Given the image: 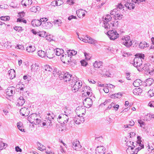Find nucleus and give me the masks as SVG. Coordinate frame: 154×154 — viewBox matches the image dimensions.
I'll return each instance as SVG.
<instances>
[{"instance_id": "obj_1", "label": "nucleus", "mask_w": 154, "mask_h": 154, "mask_svg": "<svg viewBox=\"0 0 154 154\" xmlns=\"http://www.w3.org/2000/svg\"><path fill=\"white\" fill-rule=\"evenodd\" d=\"M70 84L71 85L74 84L72 88V90L74 93L78 91L82 85V82L79 80L76 77L72 78V80L70 81Z\"/></svg>"}, {"instance_id": "obj_2", "label": "nucleus", "mask_w": 154, "mask_h": 154, "mask_svg": "<svg viewBox=\"0 0 154 154\" xmlns=\"http://www.w3.org/2000/svg\"><path fill=\"white\" fill-rule=\"evenodd\" d=\"M135 56L137 57L134 58V63H133V65L135 67H136L138 70V68L140 66L142 63V59L144 60L145 55L144 54H136Z\"/></svg>"}, {"instance_id": "obj_3", "label": "nucleus", "mask_w": 154, "mask_h": 154, "mask_svg": "<svg viewBox=\"0 0 154 154\" xmlns=\"http://www.w3.org/2000/svg\"><path fill=\"white\" fill-rule=\"evenodd\" d=\"M28 120L32 124H39L41 122L39 115L35 113H32L28 117Z\"/></svg>"}, {"instance_id": "obj_4", "label": "nucleus", "mask_w": 154, "mask_h": 154, "mask_svg": "<svg viewBox=\"0 0 154 154\" xmlns=\"http://www.w3.org/2000/svg\"><path fill=\"white\" fill-rule=\"evenodd\" d=\"M64 114H62L60 115L57 118L59 122H61V124H65L67 123L69 119V116L70 115V113L69 111L66 110L64 111Z\"/></svg>"}, {"instance_id": "obj_5", "label": "nucleus", "mask_w": 154, "mask_h": 154, "mask_svg": "<svg viewBox=\"0 0 154 154\" xmlns=\"http://www.w3.org/2000/svg\"><path fill=\"white\" fill-rule=\"evenodd\" d=\"M112 17L109 14H107L105 17L103 23V26L106 30H108L110 29V26L109 22L112 20Z\"/></svg>"}, {"instance_id": "obj_6", "label": "nucleus", "mask_w": 154, "mask_h": 154, "mask_svg": "<svg viewBox=\"0 0 154 154\" xmlns=\"http://www.w3.org/2000/svg\"><path fill=\"white\" fill-rule=\"evenodd\" d=\"M108 37L111 40H114L118 37L119 35L115 30H109L107 32Z\"/></svg>"}, {"instance_id": "obj_7", "label": "nucleus", "mask_w": 154, "mask_h": 154, "mask_svg": "<svg viewBox=\"0 0 154 154\" xmlns=\"http://www.w3.org/2000/svg\"><path fill=\"white\" fill-rule=\"evenodd\" d=\"M63 73H61L60 75V78L61 79H63L65 82H69L70 83V81L72 80V79H71L72 75L69 74L68 72L64 73L63 72Z\"/></svg>"}, {"instance_id": "obj_8", "label": "nucleus", "mask_w": 154, "mask_h": 154, "mask_svg": "<svg viewBox=\"0 0 154 154\" xmlns=\"http://www.w3.org/2000/svg\"><path fill=\"white\" fill-rule=\"evenodd\" d=\"M130 39V37L128 36L125 37L124 38H122L123 42H122V43L127 47H129L132 45L131 41H130L129 42Z\"/></svg>"}, {"instance_id": "obj_9", "label": "nucleus", "mask_w": 154, "mask_h": 154, "mask_svg": "<svg viewBox=\"0 0 154 154\" xmlns=\"http://www.w3.org/2000/svg\"><path fill=\"white\" fill-rule=\"evenodd\" d=\"M81 115L80 114H79L77 116L74 118V121L77 124H79L81 123H83L84 122L85 120L84 117H82V116H81Z\"/></svg>"}, {"instance_id": "obj_10", "label": "nucleus", "mask_w": 154, "mask_h": 154, "mask_svg": "<svg viewBox=\"0 0 154 154\" xmlns=\"http://www.w3.org/2000/svg\"><path fill=\"white\" fill-rule=\"evenodd\" d=\"M71 57L67 54H63L61 57V59L62 62L64 63H68L71 61Z\"/></svg>"}, {"instance_id": "obj_11", "label": "nucleus", "mask_w": 154, "mask_h": 154, "mask_svg": "<svg viewBox=\"0 0 154 154\" xmlns=\"http://www.w3.org/2000/svg\"><path fill=\"white\" fill-rule=\"evenodd\" d=\"M79 143V141L77 140H74L72 142L73 148L76 150H80L82 146Z\"/></svg>"}, {"instance_id": "obj_12", "label": "nucleus", "mask_w": 154, "mask_h": 154, "mask_svg": "<svg viewBox=\"0 0 154 154\" xmlns=\"http://www.w3.org/2000/svg\"><path fill=\"white\" fill-rule=\"evenodd\" d=\"M106 152L105 148L102 146H97L95 150L96 154H104Z\"/></svg>"}, {"instance_id": "obj_13", "label": "nucleus", "mask_w": 154, "mask_h": 154, "mask_svg": "<svg viewBox=\"0 0 154 154\" xmlns=\"http://www.w3.org/2000/svg\"><path fill=\"white\" fill-rule=\"evenodd\" d=\"M150 64L149 63H147L144 65V66L142 67V69L146 72V74L147 73L152 75L153 71L152 70H150Z\"/></svg>"}, {"instance_id": "obj_14", "label": "nucleus", "mask_w": 154, "mask_h": 154, "mask_svg": "<svg viewBox=\"0 0 154 154\" xmlns=\"http://www.w3.org/2000/svg\"><path fill=\"white\" fill-rule=\"evenodd\" d=\"M54 51L53 49L47 50L46 52V56L49 59L52 58L55 56L54 55Z\"/></svg>"}, {"instance_id": "obj_15", "label": "nucleus", "mask_w": 154, "mask_h": 154, "mask_svg": "<svg viewBox=\"0 0 154 154\" xmlns=\"http://www.w3.org/2000/svg\"><path fill=\"white\" fill-rule=\"evenodd\" d=\"M83 103L86 105V107L89 108L91 107L92 105V101L90 98H86L83 101Z\"/></svg>"}, {"instance_id": "obj_16", "label": "nucleus", "mask_w": 154, "mask_h": 154, "mask_svg": "<svg viewBox=\"0 0 154 154\" xmlns=\"http://www.w3.org/2000/svg\"><path fill=\"white\" fill-rule=\"evenodd\" d=\"M20 114L23 116H27L29 114V109L27 108H23L20 109Z\"/></svg>"}, {"instance_id": "obj_17", "label": "nucleus", "mask_w": 154, "mask_h": 154, "mask_svg": "<svg viewBox=\"0 0 154 154\" xmlns=\"http://www.w3.org/2000/svg\"><path fill=\"white\" fill-rule=\"evenodd\" d=\"M132 146H133L129 145L128 148L126 150L127 153L128 154H136L135 151L133 150L134 149V147H135V146L134 145V143L133 142H132Z\"/></svg>"}, {"instance_id": "obj_18", "label": "nucleus", "mask_w": 154, "mask_h": 154, "mask_svg": "<svg viewBox=\"0 0 154 154\" xmlns=\"http://www.w3.org/2000/svg\"><path fill=\"white\" fill-rule=\"evenodd\" d=\"M85 12L87 13V12L85 10L82 9H79L76 11V13L78 17L79 18L85 16Z\"/></svg>"}, {"instance_id": "obj_19", "label": "nucleus", "mask_w": 154, "mask_h": 154, "mask_svg": "<svg viewBox=\"0 0 154 154\" xmlns=\"http://www.w3.org/2000/svg\"><path fill=\"white\" fill-rule=\"evenodd\" d=\"M32 3V0H23L21 2V4L23 6L29 7Z\"/></svg>"}, {"instance_id": "obj_20", "label": "nucleus", "mask_w": 154, "mask_h": 154, "mask_svg": "<svg viewBox=\"0 0 154 154\" xmlns=\"http://www.w3.org/2000/svg\"><path fill=\"white\" fill-rule=\"evenodd\" d=\"M84 107L83 106H79L76 108V112L77 113L76 114L79 115L78 113H81L82 114L81 116H82V115H84V113L83 112H85V109H84Z\"/></svg>"}, {"instance_id": "obj_21", "label": "nucleus", "mask_w": 154, "mask_h": 154, "mask_svg": "<svg viewBox=\"0 0 154 154\" xmlns=\"http://www.w3.org/2000/svg\"><path fill=\"white\" fill-rule=\"evenodd\" d=\"M53 25L50 22H45L42 23V26L43 28L47 29H49L52 27Z\"/></svg>"}, {"instance_id": "obj_22", "label": "nucleus", "mask_w": 154, "mask_h": 154, "mask_svg": "<svg viewBox=\"0 0 154 154\" xmlns=\"http://www.w3.org/2000/svg\"><path fill=\"white\" fill-rule=\"evenodd\" d=\"M99 72L100 73L101 75L107 76H109L110 75L107 69L103 68L102 67H101L100 71Z\"/></svg>"}, {"instance_id": "obj_23", "label": "nucleus", "mask_w": 154, "mask_h": 154, "mask_svg": "<svg viewBox=\"0 0 154 154\" xmlns=\"http://www.w3.org/2000/svg\"><path fill=\"white\" fill-rule=\"evenodd\" d=\"M130 0H128L127 2L124 5L129 9H134L135 7V4L133 3L130 2Z\"/></svg>"}, {"instance_id": "obj_24", "label": "nucleus", "mask_w": 154, "mask_h": 154, "mask_svg": "<svg viewBox=\"0 0 154 154\" xmlns=\"http://www.w3.org/2000/svg\"><path fill=\"white\" fill-rule=\"evenodd\" d=\"M31 24L33 26H38L42 24V22L39 20L34 19L32 21Z\"/></svg>"}, {"instance_id": "obj_25", "label": "nucleus", "mask_w": 154, "mask_h": 154, "mask_svg": "<svg viewBox=\"0 0 154 154\" xmlns=\"http://www.w3.org/2000/svg\"><path fill=\"white\" fill-rule=\"evenodd\" d=\"M17 105L19 106L23 105L25 102V100L22 97H20L17 100Z\"/></svg>"}, {"instance_id": "obj_26", "label": "nucleus", "mask_w": 154, "mask_h": 154, "mask_svg": "<svg viewBox=\"0 0 154 154\" xmlns=\"http://www.w3.org/2000/svg\"><path fill=\"white\" fill-rule=\"evenodd\" d=\"M8 77L11 79H13L15 77L14 70L12 69L9 70L8 72Z\"/></svg>"}, {"instance_id": "obj_27", "label": "nucleus", "mask_w": 154, "mask_h": 154, "mask_svg": "<svg viewBox=\"0 0 154 154\" xmlns=\"http://www.w3.org/2000/svg\"><path fill=\"white\" fill-rule=\"evenodd\" d=\"M14 88L11 86L6 90V93L9 96H11L13 94V90Z\"/></svg>"}, {"instance_id": "obj_28", "label": "nucleus", "mask_w": 154, "mask_h": 154, "mask_svg": "<svg viewBox=\"0 0 154 154\" xmlns=\"http://www.w3.org/2000/svg\"><path fill=\"white\" fill-rule=\"evenodd\" d=\"M54 50V53L57 56H59L61 54H63L64 53L63 50L62 49L57 48Z\"/></svg>"}, {"instance_id": "obj_29", "label": "nucleus", "mask_w": 154, "mask_h": 154, "mask_svg": "<svg viewBox=\"0 0 154 154\" xmlns=\"http://www.w3.org/2000/svg\"><path fill=\"white\" fill-rule=\"evenodd\" d=\"M142 84V81L139 79L136 80L133 82V85L135 87H139Z\"/></svg>"}, {"instance_id": "obj_30", "label": "nucleus", "mask_w": 154, "mask_h": 154, "mask_svg": "<svg viewBox=\"0 0 154 154\" xmlns=\"http://www.w3.org/2000/svg\"><path fill=\"white\" fill-rule=\"evenodd\" d=\"M86 37L88 40V43L94 45H95V44L97 42V41L94 40L90 36H88V35L86 36Z\"/></svg>"}, {"instance_id": "obj_31", "label": "nucleus", "mask_w": 154, "mask_h": 154, "mask_svg": "<svg viewBox=\"0 0 154 154\" xmlns=\"http://www.w3.org/2000/svg\"><path fill=\"white\" fill-rule=\"evenodd\" d=\"M103 64L102 61L97 62L95 61L94 63H93V66L95 68H101L100 66Z\"/></svg>"}, {"instance_id": "obj_32", "label": "nucleus", "mask_w": 154, "mask_h": 154, "mask_svg": "<svg viewBox=\"0 0 154 154\" xmlns=\"http://www.w3.org/2000/svg\"><path fill=\"white\" fill-rule=\"evenodd\" d=\"M139 47L141 49H143L148 46V45L145 42H141L139 45Z\"/></svg>"}, {"instance_id": "obj_33", "label": "nucleus", "mask_w": 154, "mask_h": 154, "mask_svg": "<svg viewBox=\"0 0 154 154\" xmlns=\"http://www.w3.org/2000/svg\"><path fill=\"white\" fill-rule=\"evenodd\" d=\"M26 50L28 52H32L35 51V48L34 46L30 45L26 48Z\"/></svg>"}, {"instance_id": "obj_34", "label": "nucleus", "mask_w": 154, "mask_h": 154, "mask_svg": "<svg viewBox=\"0 0 154 154\" xmlns=\"http://www.w3.org/2000/svg\"><path fill=\"white\" fill-rule=\"evenodd\" d=\"M40 10V8L38 6H33L30 9V11L32 12H36L37 11H39Z\"/></svg>"}, {"instance_id": "obj_35", "label": "nucleus", "mask_w": 154, "mask_h": 154, "mask_svg": "<svg viewBox=\"0 0 154 154\" xmlns=\"http://www.w3.org/2000/svg\"><path fill=\"white\" fill-rule=\"evenodd\" d=\"M153 80L151 78H149L146 80L145 83H146V86H150L153 83Z\"/></svg>"}, {"instance_id": "obj_36", "label": "nucleus", "mask_w": 154, "mask_h": 154, "mask_svg": "<svg viewBox=\"0 0 154 154\" xmlns=\"http://www.w3.org/2000/svg\"><path fill=\"white\" fill-rule=\"evenodd\" d=\"M142 92V90L140 88H135L133 90V93L135 95H139Z\"/></svg>"}, {"instance_id": "obj_37", "label": "nucleus", "mask_w": 154, "mask_h": 154, "mask_svg": "<svg viewBox=\"0 0 154 154\" xmlns=\"http://www.w3.org/2000/svg\"><path fill=\"white\" fill-rule=\"evenodd\" d=\"M38 54L42 57H45L46 56V52L42 50L38 51Z\"/></svg>"}, {"instance_id": "obj_38", "label": "nucleus", "mask_w": 154, "mask_h": 154, "mask_svg": "<svg viewBox=\"0 0 154 154\" xmlns=\"http://www.w3.org/2000/svg\"><path fill=\"white\" fill-rule=\"evenodd\" d=\"M77 52L74 50H68L67 51V54L69 56H73L77 54Z\"/></svg>"}, {"instance_id": "obj_39", "label": "nucleus", "mask_w": 154, "mask_h": 154, "mask_svg": "<svg viewBox=\"0 0 154 154\" xmlns=\"http://www.w3.org/2000/svg\"><path fill=\"white\" fill-rule=\"evenodd\" d=\"M37 144L38 146V149L42 151L45 149V147L39 142H38Z\"/></svg>"}, {"instance_id": "obj_40", "label": "nucleus", "mask_w": 154, "mask_h": 154, "mask_svg": "<svg viewBox=\"0 0 154 154\" xmlns=\"http://www.w3.org/2000/svg\"><path fill=\"white\" fill-rule=\"evenodd\" d=\"M17 126L18 128L20 131H21L25 132V130L24 129L22 128H23V127L22 126V124L21 122H20L17 123Z\"/></svg>"}, {"instance_id": "obj_41", "label": "nucleus", "mask_w": 154, "mask_h": 154, "mask_svg": "<svg viewBox=\"0 0 154 154\" xmlns=\"http://www.w3.org/2000/svg\"><path fill=\"white\" fill-rule=\"evenodd\" d=\"M38 34L40 37H45L47 36L46 32L45 31H40L38 33Z\"/></svg>"}, {"instance_id": "obj_42", "label": "nucleus", "mask_w": 154, "mask_h": 154, "mask_svg": "<svg viewBox=\"0 0 154 154\" xmlns=\"http://www.w3.org/2000/svg\"><path fill=\"white\" fill-rule=\"evenodd\" d=\"M122 96V94L121 93H118L112 94V98H120Z\"/></svg>"}, {"instance_id": "obj_43", "label": "nucleus", "mask_w": 154, "mask_h": 154, "mask_svg": "<svg viewBox=\"0 0 154 154\" xmlns=\"http://www.w3.org/2000/svg\"><path fill=\"white\" fill-rule=\"evenodd\" d=\"M148 94L150 97L154 96V88L149 90L148 92Z\"/></svg>"}, {"instance_id": "obj_44", "label": "nucleus", "mask_w": 154, "mask_h": 154, "mask_svg": "<svg viewBox=\"0 0 154 154\" xmlns=\"http://www.w3.org/2000/svg\"><path fill=\"white\" fill-rule=\"evenodd\" d=\"M123 16V15H122L116 13V14H115V19L116 20H121Z\"/></svg>"}, {"instance_id": "obj_45", "label": "nucleus", "mask_w": 154, "mask_h": 154, "mask_svg": "<svg viewBox=\"0 0 154 154\" xmlns=\"http://www.w3.org/2000/svg\"><path fill=\"white\" fill-rule=\"evenodd\" d=\"M8 145L6 143H4L2 142L0 143V150L5 149L7 146Z\"/></svg>"}, {"instance_id": "obj_46", "label": "nucleus", "mask_w": 154, "mask_h": 154, "mask_svg": "<svg viewBox=\"0 0 154 154\" xmlns=\"http://www.w3.org/2000/svg\"><path fill=\"white\" fill-rule=\"evenodd\" d=\"M47 121L46 122H48V123H49V126H51L52 120L51 117V115H50V116H48V117L47 116Z\"/></svg>"}, {"instance_id": "obj_47", "label": "nucleus", "mask_w": 154, "mask_h": 154, "mask_svg": "<svg viewBox=\"0 0 154 154\" xmlns=\"http://www.w3.org/2000/svg\"><path fill=\"white\" fill-rule=\"evenodd\" d=\"M45 71L51 72L52 71L53 69L49 65H47L45 66Z\"/></svg>"}, {"instance_id": "obj_48", "label": "nucleus", "mask_w": 154, "mask_h": 154, "mask_svg": "<svg viewBox=\"0 0 154 154\" xmlns=\"http://www.w3.org/2000/svg\"><path fill=\"white\" fill-rule=\"evenodd\" d=\"M1 20L4 21H8L10 19V17L9 16H2L0 17Z\"/></svg>"}, {"instance_id": "obj_49", "label": "nucleus", "mask_w": 154, "mask_h": 154, "mask_svg": "<svg viewBox=\"0 0 154 154\" xmlns=\"http://www.w3.org/2000/svg\"><path fill=\"white\" fill-rule=\"evenodd\" d=\"M14 30L19 32H21L23 30L22 27L21 26H16L14 27Z\"/></svg>"}, {"instance_id": "obj_50", "label": "nucleus", "mask_w": 154, "mask_h": 154, "mask_svg": "<svg viewBox=\"0 0 154 154\" xmlns=\"http://www.w3.org/2000/svg\"><path fill=\"white\" fill-rule=\"evenodd\" d=\"M84 55L85 57V59L87 60H89L92 57V55L91 54L85 52L84 53Z\"/></svg>"}, {"instance_id": "obj_51", "label": "nucleus", "mask_w": 154, "mask_h": 154, "mask_svg": "<svg viewBox=\"0 0 154 154\" xmlns=\"http://www.w3.org/2000/svg\"><path fill=\"white\" fill-rule=\"evenodd\" d=\"M17 89H20V91H22L23 90L24 85L23 84L20 86V84H18L17 85Z\"/></svg>"}, {"instance_id": "obj_52", "label": "nucleus", "mask_w": 154, "mask_h": 154, "mask_svg": "<svg viewBox=\"0 0 154 154\" xmlns=\"http://www.w3.org/2000/svg\"><path fill=\"white\" fill-rule=\"evenodd\" d=\"M118 21H117L116 20L113 21L112 22V23H110V25L111 26H112V27H114L116 26H117L118 23Z\"/></svg>"}, {"instance_id": "obj_53", "label": "nucleus", "mask_w": 154, "mask_h": 154, "mask_svg": "<svg viewBox=\"0 0 154 154\" xmlns=\"http://www.w3.org/2000/svg\"><path fill=\"white\" fill-rule=\"evenodd\" d=\"M151 114H147L144 117V119L146 121H149L151 119Z\"/></svg>"}, {"instance_id": "obj_54", "label": "nucleus", "mask_w": 154, "mask_h": 154, "mask_svg": "<svg viewBox=\"0 0 154 154\" xmlns=\"http://www.w3.org/2000/svg\"><path fill=\"white\" fill-rule=\"evenodd\" d=\"M60 72L59 71L58 69H54L53 71V74L54 75L56 74H57L58 75H60Z\"/></svg>"}, {"instance_id": "obj_55", "label": "nucleus", "mask_w": 154, "mask_h": 154, "mask_svg": "<svg viewBox=\"0 0 154 154\" xmlns=\"http://www.w3.org/2000/svg\"><path fill=\"white\" fill-rule=\"evenodd\" d=\"M62 23V22L60 20H57L54 22V24H57L58 25V26H61V24Z\"/></svg>"}, {"instance_id": "obj_56", "label": "nucleus", "mask_w": 154, "mask_h": 154, "mask_svg": "<svg viewBox=\"0 0 154 154\" xmlns=\"http://www.w3.org/2000/svg\"><path fill=\"white\" fill-rule=\"evenodd\" d=\"M132 2H134L135 3L139 4L141 2H143L145 1V0H131Z\"/></svg>"}, {"instance_id": "obj_57", "label": "nucleus", "mask_w": 154, "mask_h": 154, "mask_svg": "<svg viewBox=\"0 0 154 154\" xmlns=\"http://www.w3.org/2000/svg\"><path fill=\"white\" fill-rule=\"evenodd\" d=\"M5 46L7 48H9L11 47V43L9 42H8L7 43H5Z\"/></svg>"}, {"instance_id": "obj_58", "label": "nucleus", "mask_w": 154, "mask_h": 154, "mask_svg": "<svg viewBox=\"0 0 154 154\" xmlns=\"http://www.w3.org/2000/svg\"><path fill=\"white\" fill-rule=\"evenodd\" d=\"M123 8V7L122 5L121 4V3L119 4L117 6V11L118 10V9H122Z\"/></svg>"}, {"instance_id": "obj_59", "label": "nucleus", "mask_w": 154, "mask_h": 154, "mask_svg": "<svg viewBox=\"0 0 154 154\" xmlns=\"http://www.w3.org/2000/svg\"><path fill=\"white\" fill-rule=\"evenodd\" d=\"M16 48H17L18 49H21L22 50H24V47L21 45H17L16 47H15Z\"/></svg>"}, {"instance_id": "obj_60", "label": "nucleus", "mask_w": 154, "mask_h": 154, "mask_svg": "<svg viewBox=\"0 0 154 154\" xmlns=\"http://www.w3.org/2000/svg\"><path fill=\"white\" fill-rule=\"evenodd\" d=\"M80 62L82 66H86L87 64V62H86L85 60H81Z\"/></svg>"}, {"instance_id": "obj_61", "label": "nucleus", "mask_w": 154, "mask_h": 154, "mask_svg": "<svg viewBox=\"0 0 154 154\" xmlns=\"http://www.w3.org/2000/svg\"><path fill=\"white\" fill-rule=\"evenodd\" d=\"M116 13H117V9H114L111 12L110 14L111 15H114V17H115V14H116Z\"/></svg>"}, {"instance_id": "obj_62", "label": "nucleus", "mask_w": 154, "mask_h": 154, "mask_svg": "<svg viewBox=\"0 0 154 154\" xmlns=\"http://www.w3.org/2000/svg\"><path fill=\"white\" fill-rule=\"evenodd\" d=\"M51 35H47V36H46L45 38H46V39L49 41H51L52 40V38H51Z\"/></svg>"}, {"instance_id": "obj_63", "label": "nucleus", "mask_w": 154, "mask_h": 154, "mask_svg": "<svg viewBox=\"0 0 154 154\" xmlns=\"http://www.w3.org/2000/svg\"><path fill=\"white\" fill-rule=\"evenodd\" d=\"M18 14L20 15V18H22L25 16V14L23 11H22L19 12Z\"/></svg>"}, {"instance_id": "obj_64", "label": "nucleus", "mask_w": 154, "mask_h": 154, "mask_svg": "<svg viewBox=\"0 0 154 154\" xmlns=\"http://www.w3.org/2000/svg\"><path fill=\"white\" fill-rule=\"evenodd\" d=\"M149 106L150 107H154V101L150 102L148 104Z\"/></svg>"}]
</instances>
